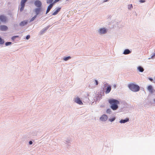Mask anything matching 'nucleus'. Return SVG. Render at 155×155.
<instances>
[{"instance_id": "nucleus-8", "label": "nucleus", "mask_w": 155, "mask_h": 155, "mask_svg": "<svg viewBox=\"0 0 155 155\" xmlns=\"http://www.w3.org/2000/svg\"><path fill=\"white\" fill-rule=\"evenodd\" d=\"M107 119V115L104 114L102 115L100 118V119L101 121H106Z\"/></svg>"}, {"instance_id": "nucleus-14", "label": "nucleus", "mask_w": 155, "mask_h": 155, "mask_svg": "<svg viewBox=\"0 0 155 155\" xmlns=\"http://www.w3.org/2000/svg\"><path fill=\"white\" fill-rule=\"evenodd\" d=\"M28 23V21H21L20 23V25L21 26H23L25 25H26Z\"/></svg>"}, {"instance_id": "nucleus-23", "label": "nucleus", "mask_w": 155, "mask_h": 155, "mask_svg": "<svg viewBox=\"0 0 155 155\" xmlns=\"http://www.w3.org/2000/svg\"><path fill=\"white\" fill-rule=\"evenodd\" d=\"M11 44H12V43L11 42H6L5 43V44L6 46H8L9 45H11Z\"/></svg>"}, {"instance_id": "nucleus-6", "label": "nucleus", "mask_w": 155, "mask_h": 155, "mask_svg": "<svg viewBox=\"0 0 155 155\" xmlns=\"http://www.w3.org/2000/svg\"><path fill=\"white\" fill-rule=\"evenodd\" d=\"M74 101L79 104L82 105L83 104L82 102L78 97H77L74 99Z\"/></svg>"}, {"instance_id": "nucleus-31", "label": "nucleus", "mask_w": 155, "mask_h": 155, "mask_svg": "<svg viewBox=\"0 0 155 155\" xmlns=\"http://www.w3.org/2000/svg\"><path fill=\"white\" fill-rule=\"evenodd\" d=\"M145 1L144 0H140V3H143V2H145Z\"/></svg>"}, {"instance_id": "nucleus-33", "label": "nucleus", "mask_w": 155, "mask_h": 155, "mask_svg": "<svg viewBox=\"0 0 155 155\" xmlns=\"http://www.w3.org/2000/svg\"><path fill=\"white\" fill-rule=\"evenodd\" d=\"M149 80H150L151 81H153V79H152V78H149Z\"/></svg>"}, {"instance_id": "nucleus-10", "label": "nucleus", "mask_w": 155, "mask_h": 155, "mask_svg": "<svg viewBox=\"0 0 155 155\" xmlns=\"http://www.w3.org/2000/svg\"><path fill=\"white\" fill-rule=\"evenodd\" d=\"M8 29V27L5 25H2L0 26V29L2 31H6Z\"/></svg>"}, {"instance_id": "nucleus-29", "label": "nucleus", "mask_w": 155, "mask_h": 155, "mask_svg": "<svg viewBox=\"0 0 155 155\" xmlns=\"http://www.w3.org/2000/svg\"><path fill=\"white\" fill-rule=\"evenodd\" d=\"M30 38V36L29 35H27L26 37V39H28Z\"/></svg>"}, {"instance_id": "nucleus-13", "label": "nucleus", "mask_w": 155, "mask_h": 155, "mask_svg": "<svg viewBox=\"0 0 155 155\" xmlns=\"http://www.w3.org/2000/svg\"><path fill=\"white\" fill-rule=\"evenodd\" d=\"M147 89L151 93H152L153 92L154 90L153 89L152 86L151 85L149 86L148 87Z\"/></svg>"}, {"instance_id": "nucleus-24", "label": "nucleus", "mask_w": 155, "mask_h": 155, "mask_svg": "<svg viewBox=\"0 0 155 155\" xmlns=\"http://www.w3.org/2000/svg\"><path fill=\"white\" fill-rule=\"evenodd\" d=\"M133 6L132 4L129 5H128V8L129 9H131L132 8Z\"/></svg>"}, {"instance_id": "nucleus-12", "label": "nucleus", "mask_w": 155, "mask_h": 155, "mask_svg": "<svg viewBox=\"0 0 155 155\" xmlns=\"http://www.w3.org/2000/svg\"><path fill=\"white\" fill-rule=\"evenodd\" d=\"M54 5V3H52L48 7L46 12V14L48 13L50 10L52 8V7L53 5Z\"/></svg>"}, {"instance_id": "nucleus-30", "label": "nucleus", "mask_w": 155, "mask_h": 155, "mask_svg": "<svg viewBox=\"0 0 155 155\" xmlns=\"http://www.w3.org/2000/svg\"><path fill=\"white\" fill-rule=\"evenodd\" d=\"M59 0H55L54 2L53 3H54H54L58 2Z\"/></svg>"}, {"instance_id": "nucleus-19", "label": "nucleus", "mask_w": 155, "mask_h": 155, "mask_svg": "<svg viewBox=\"0 0 155 155\" xmlns=\"http://www.w3.org/2000/svg\"><path fill=\"white\" fill-rule=\"evenodd\" d=\"M71 58V57L70 56H68V57H65L64 58L63 60H64L65 61H66L69 59H70Z\"/></svg>"}, {"instance_id": "nucleus-36", "label": "nucleus", "mask_w": 155, "mask_h": 155, "mask_svg": "<svg viewBox=\"0 0 155 155\" xmlns=\"http://www.w3.org/2000/svg\"><path fill=\"white\" fill-rule=\"evenodd\" d=\"M154 101L155 102V99H154Z\"/></svg>"}, {"instance_id": "nucleus-2", "label": "nucleus", "mask_w": 155, "mask_h": 155, "mask_svg": "<svg viewBox=\"0 0 155 155\" xmlns=\"http://www.w3.org/2000/svg\"><path fill=\"white\" fill-rule=\"evenodd\" d=\"M128 87L132 91L137 92L139 90V87L134 84H131L129 85Z\"/></svg>"}, {"instance_id": "nucleus-26", "label": "nucleus", "mask_w": 155, "mask_h": 155, "mask_svg": "<svg viewBox=\"0 0 155 155\" xmlns=\"http://www.w3.org/2000/svg\"><path fill=\"white\" fill-rule=\"evenodd\" d=\"M111 112V110L110 109H108L107 110V112L108 113H110Z\"/></svg>"}, {"instance_id": "nucleus-35", "label": "nucleus", "mask_w": 155, "mask_h": 155, "mask_svg": "<svg viewBox=\"0 0 155 155\" xmlns=\"http://www.w3.org/2000/svg\"><path fill=\"white\" fill-rule=\"evenodd\" d=\"M108 0H104V2H107Z\"/></svg>"}, {"instance_id": "nucleus-5", "label": "nucleus", "mask_w": 155, "mask_h": 155, "mask_svg": "<svg viewBox=\"0 0 155 155\" xmlns=\"http://www.w3.org/2000/svg\"><path fill=\"white\" fill-rule=\"evenodd\" d=\"M35 5L38 8L41 7L42 5L41 2L39 0H36L35 2Z\"/></svg>"}, {"instance_id": "nucleus-18", "label": "nucleus", "mask_w": 155, "mask_h": 155, "mask_svg": "<svg viewBox=\"0 0 155 155\" xmlns=\"http://www.w3.org/2000/svg\"><path fill=\"white\" fill-rule=\"evenodd\" d=\"M137 69L141 72H143L144 71L143 68L141 66H139L137 68Z\"/></svg>"}, {"instance_id": "nucleus-32", "label": "nucleus", "mask_w": 155, "mask_h": 155, "mask_svg": "<svg viewBox=\"0 0 155 155\" xmlns=\"http://www.w3.org/2000/svg\"><path fill=\"white\" fill-rule=\"evenodd\" d=\"M32 141H30L29 142V144L31 145V144H32Z\"/></svg>"}, {"instance_id": "nucleus-9", "label": "nucleus", "mask_w": 155, "mask_h": 155, "mask_svg": "<svg viewBox=\"0 0 155 155\" xmlns=\"http://www.w3.org/2000/svg\"><path fill=\"white\" fill-rule=\"evenodd\" d=\"M107 31L105 28H101L100 29L99 32L101 34H103L105 33Z\"/></svg>"}, {"instance_id": "nucleus-3", "label": "nucleus", "mask_w": 155, "mask_h": 155, "mask_svg": "<svg viewBox=\"0 0 155 155\" xmlns=\"http://www.w3.org/2000/svg\"><path fill=\"white\" fill-rule=\"evenodd\" d=\"M28 0H21L20 3L21 8L20 11L22 12L24 9L25 6V3Z\"/></svg>"}, {"instance_id": "nucleus-16", "label": "nucleus", "mask_w": 155, "mask_h": 155, "mask_svg": "<svg viewBox=\"0 0 155 155\" xmlns=\"http://www.w3.org/2000/svg\"><path fill=\"white\" fill-rule=\"evenodd\" d=\"M131 53V51L128 49H125L124 52V54H127Z\"/></svg>"}, {"instance_id": "nucleus-27", "label": "nucleus", "mask_w": 155, "mask_h": 155, "mask_svg": "<svg viewBox=\"0 0 155 155\" xmlns=\"http://www.w3.org/2000/svg\"><path fill=\"white\" fill-rule=\"evenodd\" d=\"M115 120V118H113L111 119H110V121L112 122V121H114Z\"/></svg>"}, {"instance_id": "nucleus-22", "label": "nucleus", "mask_w": 155, "mask_h": 155, "mask_svg": "<svg viewBox=\"0 0 155 155\" xmlns=\"http://www.w3.org/2000/svg\"><path fill=\"white\" fill-rule=\"evenodd\" d=\"M4 43V41L0 37V44H2Z\"/></svg>"}, {"instance_id": "nucleus-17", "label": "nucleus", "mask_w": 155, "mask_h": 155, "mask_svg": "<svg viewBox=\"0 0 155 155\" xmlns=\"http://www.w3.org/2000/svg\"><path fill=\"white\" fill-rule=\"evenodd\" d=\"M129 120V119L128 118H126L125 120H121L120 122L121 123H125L127 122Z\"/></svg>"}, {"instance_id": "nucleus-21", "label": "nucleus", "mask_w": 155, "mask_h": 155, "mask_svg": "<svg viewBox=\"0 0 155 155\" xmlns=\"http://www.w3.org/2000/svg\"><path fill=\"white\" fill-rule=\"evenodd\" d=\"M53 1V0H47V3L48 4L52 3Z\"/></svg>"}, {"instance_id": "nucleus-11", "label": "nucleus", "mask_w": 155, "mask_h": 155, "mask_svg": "<svg viewBox=\"0 0 155 155\" xmlns=\"http://www.w3.org/2000/svg\"><path fill=\"white\" fill-rule=\"evenodd\" d=\"M41 9V7L38 8H35L34 11L36 14V15L37 16L40 12Z\"/></svg>"}, {"instance_id": "nucleus-34", "label": "nucleus", "mask_w": 155, "mask_h": 155, "mask_svg": "<svg viewBox=\"0 0 155 155\" xmlns=\"http://www.w3.org/2000/svg\"><path fill=\"white\" fill-rule=\"evenodd\" d=\"M155 56V53L154 54H153V56H152L151 57V58H153V57Z\"/></svg>"}, {"instance_id": "nucleus-4", "label": "nucleus", "mask_w": 155, "mask_h": 155, "mask_svg": "<svg viewBox=\"0 0 155 155\" xmlns=\"http://www.w3.org/2000/svg\"><path fill=\"white\" fill-rule=\"evenodd\" d=\"M0 20L2 22H5L7 21V18L4 15H0Z\"/></svg>"}, {"instance_id": "nucleus-15", "label": "nucleus", "mask_w": 155, "mask_h": 155, "mask_svg": "<svg viewBox=\"0 0 155 155\" xmlns=\"http://www.w3.org/2000/svg\"><path fill=\"white\" fill-rule=\"evenodd\" d=\"M106 90L105 92L106 93H108L110 92L111 90V86L109 85L108 86V87H107V88L106 89Z\"/></svg>"}, {"instance_id": "nucleus-1", "label": "nucleus", "mask_w": 155, "mask_h": 155, "mask_svg": "<svg viewBox=\"0 0 155 155\" xmlns=\"http://www.w3.org/2000/svg\"><path fill=\"white\" fill-rule=\"evenodd\" d=\"M108 102L111 105V108L113 110H115L118 108V105L119 102L117 100L114 99H110Z\"/></svg>"}, {"instance_id": "nucleus-25", "label": "nucleus", "mask_w": 155, "mask_h": 155, "mask_svg": "<svg viewBox=\"0 0 155 155\" xmlns=\"http://www.w3.org/2000/svg\"><path fill=\"white\" fill-rule=\"evenodd\" d=\"M18 37V36H13L12 37V39L13 40H14L16 38H17Z\"/></svg>"}, {"instance_id": "nucleus-28", "label": "nucleus", "mask_w": 155, "mask_h": 155, "mask_svg": "<svg viewBox=\"0 0 155 155\" xmlns=\"http://www.w3.org/2000/svg\"><path fill=\"white\" fill-rule=\"evenodd\" d=\"M95 83H96V85H97L98 84V81L97 80H95Z\"/></svg>"}, {"instance_id": "nucleus-20", "label": "nucleus", "mask_w": 155, "mask_h": 155, "mask_svg": "<svg viewBox=\"0 0 155 155\" xmlns=\"http://www.w3.org/2000/svg\"><path fill=\"white\" fill-rule=\"evenodd\" d=\"M37 15H35L34 17H32L30 20V22H31L34 21L35 19L36 18Z\"/></svg>"}, {"instance_id": "nucleus-7", "label": "nucleus", "mask_w": 155, "mask_h": 155, "mask_svg": "<svg viewBox=\"0 0 155 155\" xmlns=\"http://www.w3.org/2000/svg\"><path fill=\"white\" fill-rule=\"evenodd\" d=\"M61 8H58L56 9V10H54L53 12L52 15H55L57 14L58 12L61 10Z\"/></svg>"}]
</instances>
